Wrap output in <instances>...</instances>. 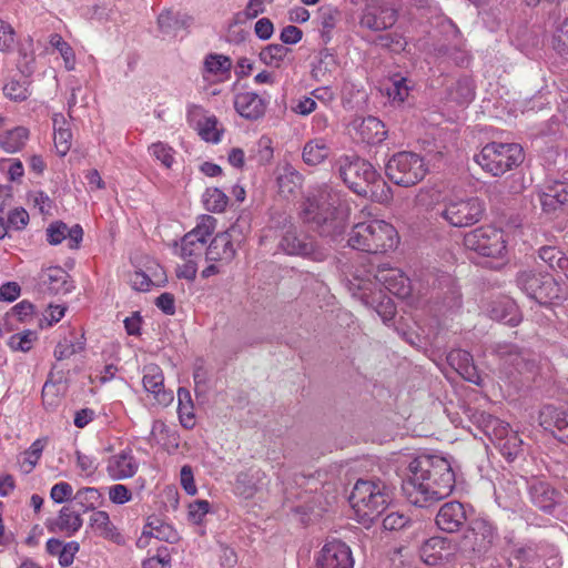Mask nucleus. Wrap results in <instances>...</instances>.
Masks as SVG:
<instances>
[{
    "label": "nucleus",
    "instance_id": "obj_19",
    "mask_svg": "<svg viewBox=\"0 0 568 568\" xmlns=\"http://www.w3.org/2000/svg\"><path fill=\"white\" fill-rule=\"evenodd\" d=\"M349 133L354 140L367 144H378L385 140L387 130L385 124L375 116H356L349 123Z\"/></svg>",
    "mask_w": 568,
    "mask_h": 568
},
{
    "label": "nucleus",
    "instance_id": "obj_61",
    "mask_svg": "<svg viewBox=\"0 0 568 568\" xmlns=\"http://www.w3.org/2000/svg\"><path fill=\"white\" fill-rule=\"evenodd\" d=\"M80 349H82L80 344L77 346L72 339L63 338L54 348V357L57 361H63L70 358Z\"/></svg>",
    "mask_w": 568,
    "mask_h": 568
},
{
    "label": "nucleus",
    "instance_id": "obj_27",
    "mask_svg": "<svg viewBox=\"0 0 568 568\" xmlns=\"http://www.w3.org/2000/svg\"><path fill=\"white\" fill-rule=\"evenodd\" d=\"M266 106L267 102L255 92H240L234 97L236 112L246 120L261 119L265 114Z\"/></svg>",
    "mask_w": 568,
    "mask_h": 568
},
{
    "label": "nucleus",
    "instance_id": "obj_39",
    "mask_svg": "<svg viewBox=\"0 0 568 568\" xmlns=\"http://www.w3.org/2000/svg\"><path fill=\"white\" fill-rule=\"evenodd\" d=\"M178 413L181 425L186 429L195 426L194 406L189 389L180 387L178 390Z\"/></svg>",
    "mask_w": 568,
    "mask_h": 568
},
{
    "label": "nucleus",
    "instance_id": "obj_55",
    "mask_svg": "<svg viewBox=\"0 0 568 568\" xmlns=\"http://www.w3.org/2000/svg\"><path fill=\"white\" fill-rule=\"evenodd\" d=\"M393 541H398L399 546H393L394 552H396L399 557L404 558L400 560V564L404 566V568H413L412 559H413V551L409 549V545L415 541L414 540H407L406 535L403 534V531L398 534L393 535Z\"/></svg>",
    "mask_w": 568,
    "mask_h": 568
},
{
    "label": "nucleus",
    "instance_id": "obj_60",
    "mask_svg": "<svg viewBox=\"0 0 568 568\" xmlns=\"http://www.w3.org/2000/svg\"><path fill=\"white\" fill-rule=\"evenodd\" d=\"M44 448V443L42 439H37L32 443V445L24 452V460L23 465H28L27 473L31 471L36 465L38 464V460L41 457V454Z\"/></svg>",
    "mask_w": 568,
    "mask_h": 568
},
{
    "label": "nucleus",
    "instance_id": "obj_14",
    "mask_svg": "<svg viewBox=\"0 0 568 568\" xmlns=\"http://www.w3.org/2000/svg\"><path fill=\"white\" fill-rule=\"evenodd\" d=\"M243 237V227L240 221L226 231L216 234L206 246L205 260L209 262L230 263L236 255V245Z\"/></svg>",
    "mask_w": 568,
    "mask_h": 568
},
{
    "label": "nucleus",
    "instance_id": "obj_26",
    "mask_svg": "<svg viewBox=\"0 0 568 568\" xmlns=\"http://www.w3.org/2000/svg\"><path fill=\"white\" fill-rule=\"evenodd\" d=\"M545 213H555L568 204V182L555 181L544 187L538 194Z\"/></svg>",
    "mask_w": 568,
    "mask_h": 568
},
{
    "label": "nucleus",
    "instance_id": "obj_18",
    "mask_svg": "<svg viewBox=\"0 0 568 568\" xmlns=\"http://www.w3.org/2000/svg\"><path fill=\"white\" fill-rule=\"evenodd\" d=\"M317 568H353L354 560L351 548L343 541H327L316 559Z\"/></svg>",
    "mask_w": 568,
    "mask_h": 568
},
{
    "label": "nucleus",
    "instance_id": "obj_47",
    "mask_svg": "<svg viewBox=\"0 0 568 568\" xmlns=\"http://www.w3.org/2000/svg\"><path fill=\"white\" fill-rule=\"evenodd\" d=\"M102 495L98 488L84 487L79 489L74 496L73 501L83 508V511L94 510L101 503Z\"/></svg>",
    "mask_w": 568,
    "mask_h": 568
},
{
    "label": "nucleus",
    "instance_id": "obj_23",
    "mask_svg": "<svg viewBox=\"0 0 568 568\" xmlns=\"http://www.w3.org/2000/svg\"><path fill=\"white\" fill-rule=\"evenodd\" d=\"M467 521V513L464 504L459 501L445 503L436 515V525L446 532L458 531Z\"/></svg>",
    "mask_w": 568,
    "mask_h": 568
},
{
    "label": "nucleus",
    "instance_id": "obj_57",
    "mask_svg": "<svg viewBox=\"0 0 568 568\" xmlns=\"http://www.w3.org/2000/svg\"><path fill=\"white\" fill-rule=\"evenodd\" d=\"M28 81L11 80L3 87V93L12 101L21 102L29 98Z\"/></svg>",
    "mask_w": 568,
    "mask_h": 568
},
{
    "label": "nucleus",
    "instance_id": "obj_46",
    "mask_svg": "<svg viewBox=\"0 0 568 568\" xmlns=\"http://www.w3.org/2000/svg\"><path fill=\"white\" fill-rule=\"evenodd\" d=\"M90 526L95 530V532L99 536L103 538L114 539L115 537L119 536L106 511H93V514L90 517Z\"/></svg>",
    "mask_w": 568,
    "mask_h": 568
},
{
    "label": "nucleus",
    "instance_id": "obj_48",
    "mask_svg": "<svg viewBox=\"0 0 568 568\" xmlns=\"http://www.w3.org/2000/svg\"><path fill=\"white\" fill-rule=\"evenodd\" d=\"M280 193L288 197L294 195L302 185V175L294 170H286L277 179Z\"/></svg>",
    "mask_w": 568,
    "mask_h": 568
},
{
    "label": "nucleus",
    "instance_id": "obj_17",
    "mask_svg": "<svg viewBox=\"0 0 568 568\" xmlns=\"http://www.w3.org/2000/svg\"><path fill=\"white\" fill-rule=\"evenodd\" d=\"M415 83L399 74H393V118L405 121L415 115Z\"/></svg>",
    "mask_w": 568,
    "mask_h": 568
},
{
    "label": "nucleus",
    "instance_id": "obj_6",
    "mask_svg": "<svg viewBox=\"0 0 568 568\" xmlns=\"http://www.w3.org/2000/svg\"><path fill=\"white\" fill-rule=\"evenodd\" d=\"M334 170L342 181L356 194L366 195L368 187L377 182L373 165L359 155L342 154L334 163Z\"/></svg>",
    "mask_w": 568,
    "mask_h": 568
},
{
    "label": "nucleus",
    "instance_id": "obj_37",
    "mask_svg": "<svg viewBox=\"0 0 568 568\" xmlns=\"http://www.w3.org/2000/svg\"><path fill=\"white\" fill-rule=\"evenodd\" d=\"M54 146L60 156H64L72 144V132L61 113L53 115Z\"/></svg>",
    "mask_w": 568,
    "mask_h": 568
},
{
    "label": "nucleus",
    "instance_id": "obj_42",
    "mask_svg": "<svg viewBox=\"0 0 568 568\" xmlns=\"http://www.w3.org/2000/svg\"><path fill=\"white\" fill-rule=\"evenodd\" d=\"M493 444L498 447L501 455L507 459H515L521 450L523 440L517 433L513 432L510 427L507 428V434L496 439Z\"/></svg>",
    "mask_w": 568,
    "mask_h": 568
},
{
    "label": "nucleus",
    "instance_id": "obj_50",
    "mask_svg": "<svg viewBox=\"0 0 568 568\" xmlns=\"http://www.w3.org/2000/svg\"><path fill=\"white\" fill-rule=\"evenodd\" d=\"M539 257L552 270H562L568 265V257L555 246H542L538 251Z\"/></svg>",
    "mask_w": 568,
    "mask_h": 568
},
{
    "label": "nucleus",
    "instance_id": "obj_1",
    "mask_svg": "<svg viewBox=\"0 0 568 568\" xmlns=\"http://www.w3.org/2000/svg\"><path fill=\"white\" fill-rule=\"evenodd\" d=\"M393 468L400 479L403 496L414 506L439 501L455 487L452 465L440 456L419 455L415 449L393 452Z\"/></svg>",
    "mask_w": 568,
    "mask_h": 568
},
{
    "label": "nucleus",
    "instance_id": "obj_30",
    "mask_svg": "<svg viewBox=\"0 0 568 568\" xmlns=\"http://www.w3.org/2000/svg\"><path fill=\"white\" fill-rule=\"evenodd\" d=\"M528 494L531 503L545 513H551L557 505L558 493L546 481L532 479L528 481Z\"/></svg>",
    "mask_w": 568,
    "mask_h": 568
},
{
    "label": "nucleus",
    "instance_id": "obj_24",
    "mask_svg": "<svg viewBox=\"0 0 568 568\" xmlns=\"http://www.w3.org/2000/svg\"><path fill=\"white\" fill-rule=\"evenodd\" d=\"M69 277V274L60 266L43 270L38 276L39 290L49 294H67L72 288Z\"/></svg>",
    "mask_w": 568,
    "mask_h": 568
},
{
    "label": "nucleus",
    "instance_id": "obj_59",
    "mask_svg": "<svg viewBox=\"0 0 568 568\" xmlns=\"http://www.w3.org/2000/svg\"><path fill=\"white\" fill-rule=\"evenodd\" d=\"M73 488L67 481H60L52 486L50 491L51 499L57 504L73 500Z\"/></svg>",
    "mask_w": 568,
    "mask_h": 568
},
{
    "label": "nucleus",
    "instance_id": "obj_2",
    "mask_svg": "<svg viewBox=\"0 0 568 568\" xmlns=\"http://www.w3.org/2000/svg\"><path fill=\"white\" fill-rule=\"evenodd\" d=\"M277 240V250L290 256H301L314 262H323L327 252L312 236L301 232L285 212H274L268 226L260 239L261 245Z\"/></svg>",
    "mask_w": 568,
    "mask_h": 568
},
{
    "label": "nucleus",
    "instance_id": "obj_54",
    "mask_svg": "<svg viewBox=\"0 0 568 568\" xmlns=\"http://www.w3.org/2000/svg\"><path fill=\"white\" fill-rule=\"evenodd\" d=\"M151 155L163 166L170 169L174 162V150L168 143L155 142L149 146Z\"/></svg>",
    "mask_w": 568,
    "mask_h": 568
},
{
    "label": "nucleus",
    "instance_id": "obj_20",
    "mask_svg": "<svg viewBox=\"0 0 568 568\" xmlns=\"http://www.w3.org/2000/svg\"><path fill=\"white\" fill-rule=\"evenodd\" d=\"M186 118L193 124L199 135L206 142L219 143L223 129H219V120L215 115H206L201 105L191 104L187 106Z\"/></svg>",
    "mask_w": 568,
    "mask_h": 568
},
{
    "label": "nucleus",
    "instance_id": "obj_38",
    "mask_svg": "<svg viewBox=\"0 0 568 568\" xmlns=\"http://www.w3.org/2000/svg\"><path fill=\"white\" fill-rule=\"evenodd\" d=\"M29 139V130L24 126H16L0 133V148L8 153H16L26 145Z\"/></svg>",
    "mask_w": 568,
    "mask_h": 568
},
{
    "label": "nucleus",
    "instance_id": "obj_15",
    "mask_svg": "<svg viewBox=\"0 0 568 568\" xmlns=\"http://www.w3.org/2000/svg\"><path fill=\"white\" fill-rule=\"evenodd\" d=\"M493 351L508 374H513V369L520 374L530 373L537 366V355L528 348L511 343H497Z\"/></svg>",
    "mask_w": 568,
    "mask_h": 568
},
{
    "label": "nucleus",
    "instance_id": "obj_43",
    "mask_svg": "<svg viewBox=\"0 0 568 568\" xmlns=\"http://www.w3.org/2000/svg\"><path fill=\"white\" fill-rule=\"evenodd\" d=\"M329 154V149L324 140L308 141L303 149V160L308 165L322 163Z\"/></svg>",
    "mask_w": 568,
    "mask_h": 568
},
{
    "label": "nucleus",
    "instance_id": "obj_8",
    "mask_svg": "<svg viewBox=\"0 0 568 568\" xmlns=\"http://www.w3.org/2000/svg\"><path fill=\"white\" fill-rule=\"evenodd\" d=\"M418 282L425 294L430 291V298L436 300L443 306L453 310L462 305V293L456 280L447 272H442L435 267L426 268L420 272Z\"/></svg>",
    "mask_w": 568,
    "mask_h": 568
},
{
    "label": "nucleus",
    "instance_id": "obj_44",
    "mask_svg": "<svg viewBox=\"0 0 568 568\" xmlns=\"http://www.w3.org/2000/svg\"><path fill=\"white\" fill-rule=\"evenodd\" d=\"M291 50L284 44L265 45L258 53L260 61L271 68H280Z\"/></svg>",
    "mask_w": 568,
    "mask_h": 568
},
{
    "label": "nucleus",
    "instance_id": "obj_31",
    "mask_svg": "<svg viewBox=\"0 0 568 568\" xmlns=\"http://www.w3.org/2000/svg\"><path fill=\"white\" fill-rule=\"evenodd\" d=\"M470 422L480 429L489 440L496 442V439H500L501 436L507 434V428L509 424L500 420L499 418L484 412V410H474L469 415Z\"/></svg>",
    "mask_w": 568,
    "mask_h": 568
},
{
    "label": "nucleus",
    "instance_id": "obj_4",
    "mask_svg": "<svg viewBox=\"0 0 568 568\" xmlns=\"http://www.w3.org/2000/svg\"><path fill=\"white\" fill-rule=\"evenodd\" d=\"M337 196L327 187L308 195L302 204L303 221L324 236H334L343 231V220L336 211Z\"/></svg>",
    "mask_w": 568,
    "mask_h": 568
},
{
    "label": "nucleus",
    "instance_id": "obj_29",
    "mask_svg": "<svg viewBox=\"0 0 568 568\" xmlns=\"http://www.w3.org/2000/svg\"><path fill=\"white\" fill-rule=\"evenodd\" d=\"M139 464L130 449H124L108 459L106 471L113 480L133 477Z\"/></svg>",
    "mask_w": 568,
    "mask_h": 568
},
{
    "label": "nucleus",
    "instance_id": "obj_35",
    "mask_svg": "<svg viewBox=\"0 0 568 568\" xmlns=\"http://www.w3.org/2000/svg\"><path fill=\"white\" fill-rule=\"evenodd\" d=\"M447 361L465 379L477 383L475 381L476 368L473 355L465 349H453L447 355Z\"/></svg>",
    "mask_w": 568,
    "mask_h": 568
},
{
    "label": "nucleus",
    "instance_id": "obj_10",
    "mask_svg": "<svg viewBox=\"0 0 568 568\" xmlns=\"http://www.w3.org/2000/svg\"><path fill=\"white\" fill-rule=\"evenodd\" d=\"M516 283L528 297L541 305L550 304L552 301L561 298L560 285L548 273L523 271L518 273Z\"/></svg>",
    "mask_w": 568,
    "mask_h": 568
},
{
    "label": "nucleus",
    "instance_id": "obj_32",
    "mask_svg": "<svg viewBox=\"0 0 568 568\" xmlns=\"http://www.w3.org/2000/svg\"><path fill=\"white\" fill-rule=\"evenodd\" d=\"M47 236L51 245H58L63 240H69V247L78 248L83 237V230L79 224L69 227L63 222H55L47 229Z\"/></svg>",
    "mask_w": 568,
    "mask_h": 568
},
{
    "label": "nucleus",
    "instance_id": "obj_52",
    "mask_svg": "<svg viewBox=\"0 0 568 568\" xmlns=\"http://www.w3.org/2000/svg\"><path fill=\"white\" fill-rule=\"evenodd\" d=\"M413 282L402 270L393 267V296L405 300L413 292Z\"/></svg>",
    "mask_w": 568,
    "mask_h": 568
},
{
    "label": "nucleus",
    "instance_id": "obj_53",
    "mask_svg": "<svg viewBox=\"0 0 568 568\" xmlns=\"http://www.w3.org/2000/svg\"><path fill=\"white\" fill-rule=\"evenodd\" d=\"M50 44L60 52L64 61L65 69L69 71L73 70L75 65V55L71 45L58 33L50 36Z\"/></svg>",
    "mask_w": 568,
    "mask_h": 568
},
{
    "label": "nucleus",
    "instance_id": "obj_34",
    "mask_svg": "<svg viewBox=\"0 0 568 568\" xmlns=\"http://www.w3.org/2000/svg\"><path fill=\"white\" fill-rule=\"evenodd\" d=\"M192 18L186 13L164 10L158 17V27L164 34H175L178 31L187 29Z\"/></svg>",
    "mask_w": 568,
    "mask_h": 568
},
{
    "label": "nucleus",
    "instance_id": "obj_56",
    "mask_svg": "<svg viewBox=\"0 0 568 568\" xmlns=\"http://www.w3.org/2000/svg\"><path fill=\"white\" fill-rule=\"evenodd\" d=\"M36 339V332L28 329L22 333L13 334L12 336H10L8 345L12 351L26 353L32 348L33 342Z\"/></svg>",
    "mask_w": 568,
    "mask_h": 568
},
{
    "label": "nucleus",
    "instance_id": "obj_41",
    "mask_svg": "<svg viewBox=\"0 0 568 568\" xmlns=\"http://www.w3.org/2000/svg\"><path fill=\"white\" fill-rule=\"evenodd\" d=\"M318 19L322 30V39L324 43H328L332 39L331 32L336 27L337 22L341 19V11L331 4L322 6L318 9Z\"/></svg>",
    "mask_w": 568,
    "mask_h": 568
},
{
    "label": "nucleus",
    "instance_id": "obj_36",
    "mask_svg": "<svg viewBox=\"0 0 568 568\" xmlns=\"http://www.w3.org/2000/svg\"><path fill=\"white\" fill-rule=\"evenodd\" d=\"M489 315L493 320L503 322L509 326H516L521 321L516 304L510 300L494 302L489 310Z\"/></svg>",
    "mask_w": 568,
    "mask_h": 568
},
{
    "label": "nucleus",
    "instance_id": "obj_22",
    "mask_svg": "<svg viewBox=\"0 0 568 568\" xmlns=\"http://www.w3.org/2000/svg\"><path fill=\"white\" fill-rule=\"evenodd\" d=\"M386 264H378L377 271L374 274L375 285L378 287V293L374 294L373 302H376V313L382 321L387 324L390 321V276L389 268L385 267Z\"/></svg>",
    "mask_w": 568,
    "mask_h": 568
},
{
    "label": "nucleus",
    "instance_id": "obj_16",
    "mask_svg": "<svg viewBox=\"0 0 568 568\" xmlns=\"http://www.w3.org/2000/svg\"><path fill=\"white\" fill-rule=\"evenodd\" d=\"M398 176L393 173V184L408 187L418 183L426 173L423 159L412 152H399L393 155Z\"/></svg>",
    "mask_w": 568,
    "mask_h": 568
},
{
    "label": "nucleus",
    "instance_id": "obj_49",
    "mask_svg": "<svg viewBox=\"0 0 568 568\" xmlns=\"http://www.w3.org/2000/svg\"><path fill=\"white\" fill-rule=\"evenodd\" d=\"M203 203L207 211L223 212L229 203L227 195L217 187H209L203 194Z\"/></svg>",
    "mask_w": 568,
    "mask_h": 568
},
{
    "label": "nucleus",
    "instance_id": "obj_63",
    "mask_svg": "<svg viewBox=\"0 0 568 568\" xmlns=\"http://www.w3.org/2000/svg\"><path fill=\"white\" fill-rule=\"evenodd\" d=\"M109 498L116 505H123L132 499V493L125 485L116 484L109 488Z\"/></svg>",
    "mask_w": 568,
    "mask_h": 568
},
{
    "label": "nucleus",
    "instance_id": "obj_25",
    "mask_svg": "<svg viewBox=\"0 0 568 568\" xmlns=\"http://www.w3.org/2000/svg\"><path fill=\"white\" fill-rule=\"evenodd\" d=\"M82 525L81 514L72 506H63L57 518H50L45 521V527L50 532H62L67 537L75 535Z\"/></svg>",
    "mask_w": 568,
    "mask_h": 568
},
{
    "label": "nucleus",
    "instance_id": "obj_9",
    "mask_svg": "<svg viewBox=\"0 0 568 568\" xmlns=\"http://www.w3.org/2000/svg\"><path fill=\"white\" fill-rule=\"evenodd\" d=\"M390 240V225L383 220L356 224L348 237V245L358 251L378 255L386 253V242Z\"/></svg>",
    "mask_w": 568,
    "mask_h": 568
},
{
    "label": "nucleus",
    "instance_id": "obj_5",
    "mask_svg": "<svg viewBox=\"0 0 568 568\" xmlns=\"http://www.w3.org/2000/svg\"><path fill=\"white\" fill-rule=\"evenodd\" d=\"M499 540L496 525L483 517L471 519L459 542L460 554L470 560L488 557Z\"/></svg>",
    "mask_w": 568,
    "mask_h": 568
},
{
    "label": "nucleus",
    "instance_id": "obj_33",
    "mask_svg": "<svg viewBox=\"0 0 568 568\" xmlns=\"http://www.w3.org/2000/svg\"><path fill=\"white\" fill-rule=\"evenodd\" d=\"M539 424L555 436L564 434L568 428L567 413L554 405H545L539 413Z\"/></svg>",
    "mask_w": 568,
    "mask_h": 568
},
{
    "label": "nucleus",
    "instance_id": "obj_7",
    "mask_svg": "<svg viewBox=\"0 0 568 568\" xmlns=\"http://www.w3.org/2000/svg\"><path fill=\"white\" fill-rule=\"evenodd\" d=\"M475 160L483 170L499 176L523 163L524 151L517 143L491 142L481 149Z\"/></svg>",
    "mask_w": 568,
    "mask_h": 568
},
{
    "label": "nucleus",
    "instance_id": "obj_58",
    "mask_svg": "<svg viewBox=\"0 0 568 568\" xmlns=\"http://www.w3.org/2000/svg\"><path fill=\"white\" fill-rule=\"evenodd\" d=\"M552 47L560 54L568 53V17L557 27L552 38Z\"/></svg>",
    "mask_w": 568,
    "mask_h": 568
},
{
    "label": "nucleus",
    "instance_id": "obj_21",
    "mask_svg": "<svg viewBox=\"0 0 568 568\" xmlns=\"http://www.w3.org/2000/svg\"><path fill=\"white\" fill-rule=\"evenodd\" d=\"M454 544L446 537L435 536L420 547V559L429 566L448 561L454 555Z\"/></svg>",
    "mask_w": 568,
    "mask_h": 568
},
{
    "label": "nucleus",
    "instance_id": "obj_64",
    "mask_svg": "<svg viewBox=\"0 0 568 568\" xmlns=\"http://www.w3.org/2000/svg\"><path fill=\"white\" fill-rule=\"evenodd\" d=\"M211 505L207 500L197 499L190 504L189 516L194 524H201L203 517L210 511Z\"/></svg>",
    "mask_w": 568,
    "mask_h": 568
},
{
    "label": "nucleus",
    "instance_id": "obj_40",
    "mask_svg": "<svg viewBox=\"0 0 568 568\" xmlns=\"http://www.w3.org/2000/svg\"><path fill=\"white\" fill-rule=\"evenodd\" d=\"M142 537H154L159 540L174 542L178 540V532L169 524L162 523L159 518H149L143 528Z\"/></svg>",
    "mask_w": 568,
    "mask_h": 568
},
{
    "label": "nucleus",
    "instance_id": "obj_3",
    "mask_svg": "<svg viewBox=\"0 0 568 568\" xmlns=\"http://www.w3.org/2000/svg\"><path fill=\"white\" fill-rule=\"evenodd\" d=\"M348 500L359 523L364 525L375 524L382 518L383 528L385 530L390 529L387 526L390 515L387 514L389 501L385 486L381 487L373 481L359 479L356 481Z\"/></svg>",
    "mask_w": 568,
    "mask_h": 568
},
{
    "label": "nucleus",
    "instance_id": "obj_28",
    "mask_svg": "<svg viewBox=\"0 0 568 568\" xmlns=\"http://www.w3.org/2000/svg\"><path fill=\"white\" fill-rule=\"evenodd\" d=\"M163 383V373L159 366L150 365L144 368L143 386L145 390L153 395L158 404L166 406L173 400V393L166 390Z\"/></svg>",
    "mask_w": 568,
    "mask_h": 568
},
{
    "label": "nucleus",
    "instance_id": "obj_11",
    "mask_svg": "<svg viewBox=\"0 0 568 568\" xmlns=\"http://www.w3.org/2000/svg\"><path fill=\"white\" fill-rule=\"evenodd\" d=\"M485 213L484 202L476 196L445 201L442 216L455 227H467L478 223Z\"/></svg>",
    "mask_w": 568,
    "mask_h": 568
},
{
    "label": "nucleus",
    "instance_id": "obj_45",
    "mask_svg": "<svg viewBox=\"0 0 568 568\" xmlns=\"http://www.w3.org/2000/svg\"><path fill=\"white\" fill-rule=\"evenodd\" d=\"M232 69V60L223 54L210 53L205 57L203 62V73L213 75L229 74ZM205 78V74H203Z\"/></svg>",
    "mask_w": 568,
    "mask_h": 568
},
{
    "label": "nucleus",
    "instance_id": "obj_51",
    "mask_svg": "<svg viewBox=\"0 0 568 568\" xmlns=\"http://www.w3.org/2000/svg\"><path fill=\"white\" fill-rule=\"evenodd\" d=\"M419 525L410 518L405 517L403 514L393 513V535L403 531L407 540L416 539Z\"/></svg>",
    "mask_w": 568,
    "mask_h": 568
},
{
    "label": "nucleus",
    "instance_id": "obj_62",
    "mask_svg": "<svg viewBox=\"0 0 568 568\" xmlns=\"http://www.w3.org/2000/svg\"><path fill=\"white\" fill-rule=\"evenodd\" d=\"M14 43V30L11 24L0 19V52L11 51Z\"/></svg>",
    "mask_w": 568,
    "mask_h": 568
},
{
    "label": "nucleus",
    "instance_id": "obj_13",
    "mask_svg": "<svg viewBox=\"0 0 568 568\" xmlns=\"http://www.w3.org/2000/svg\"><path fill=\"white\" fill-rule=\"evenodd\" d=\"M464 245L486 257H500L506 251V242L500 230L493 226H480L465 234Z\"/></svg>",
    "mask_w": 568,
    "mask_h": 568
},
{
    "label": "nucleus",
    "instance_id": "obj_12",
    "mask_svg": "<svg viewBox=\"0 0 568 568\" xmlns=\"http://www.w3.org/2000/svg\"><path fill=\"white\" fill-rule=\"evenodd\" d=\"M215 224L213 216L204 215L196 227L182 237L180 246L174 243L175 253L183 260H201L205 255L207 239L214 232Z\"/></svg>",
    "mask_w": 568,
    "mask_h": 568
}]
</instances>
